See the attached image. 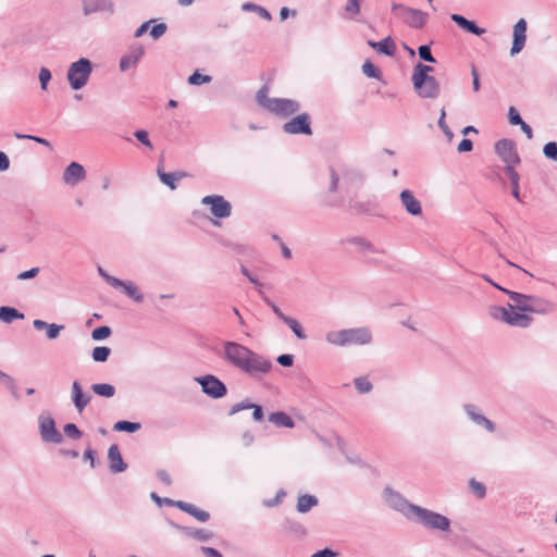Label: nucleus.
Masks as SVG:
<instances>
[{"instance_id": "nucleus-1", "label": "nucleus", "mask_w": 557, "mask_h": 557, "mask_svg": "<svg viewBox=\"0 0 557 557\" xmlns=\"http://www.w3.org/2000/svg\"><path fill=\"white\" fill-rule=\"evenodd\" d=\"M494 287L507 294L512 301L507 307L492 305L487 308V313L494 321L527 329L533 322V318L528 313L547 314L554 309L553 302L543 297L509 290L498 284H494Z\"/></svg>"}, {"instance_id": "nucleus-2", "label": "nucleus", "mask_w": 557, "mask_h": 557, "mask_svg": "<svg viewBox=\"0 0 557 557\" xmlns=\"http://www.w3.org/2000/svg\"><path fill=\"white\" fill-rule=\"evenodd\" d=\"M223 357L230 364L253 377L269 373L273 367L268 358L231 341L223 344Z\"/></svg>"}, {"instance_id": "nucleus-3", "label": "nucleus", "mask_w": 557, "mask_h": 557, "mask_svg": "<svg viewBox=\"0 0 557 557\" xmlns=\"http://www.w3.org/2000/svg\"><path fill=\"white\" fill-rule=\"evenodd\" d=\"M325 342L334 347L364 346L372 342V332L367 326L329 331Z\"/></svg>"}, {"instance_id": "nucleus-4", "label": "nucleus", "mask_w": 557, "mask_h": 557, "mask_svg": "<svg viewBox=\"0 0 557 557\" xmlns=\"http://www.w3.org/2000/svg\"><path fill=\"white\" fill-rule=\"evenodd\" d=\"M268 92L269 88L264 85L256 95L257 103L268 112L287 117L299 111L300 103L298 101L288 98H270Z\"/></svg>"}, {"instance_id": "nucleus-5", "label": "nucleus", "mask_w": 557, "mask_h": 557, "mask_svg": "<svg viewBox=\"0 0 557 557\" xmlns=\"http://www.w3.org/2000/svg\"><path fill=\"white\" fill-rule=\"evenodd\" d=\"M413 519L429 530L446 532L450 529V520L446 516L421 506L416 508Z\"/></svg>"}, {"instance_id": "nucleus-6", "label": "nucleus", "mask_w": 557, "mask_h": 557, "mask_svg": "<svg viewBox=\"0 0 557 557\" xmlns=\"http://www.w3.org/2000/svg\"><path fill=\"white\" fill-rule=\"evenodd\" d=\"M92 72V63L87 58L73 62L67 70V81L72 89L79 90L85 87Z\"/></svg>"}, {"instance_id": "nucleus-7", "label": "nucleus", "mask_w": 557, "mask_h": 557, "mask_svg": "<svg viewBox=\"0 0 557 557\" xmlns=\"http://www.w3.org/2000/svg\"><path fill=\"white\" fill-rule=\"evenodd\" d=\"M392 12L406 25L416 29L422 28L426 24L429 17L428 13L400 3H392Z\"/></svg>"}, {"instance_id": "nucleus-8", "label": "nucleus", "mask_w": 557, "mask_h": 557, "mask_svg": "<svg viewBox=\"0 0 557 557\" xmlns=\"http://www.w3.org/2000/svg\"><path fill=\"white\" fill-rule=\"evenodd\" d=\"M383 498L392 509L400 512L407 519H413L418 505L408 502L399 492L387 486L383 490Z\"/></svg>"}, {"instance_id": "nucleus-9", "label": "nucleus", "mask_w": 557, "mask_h": 557, "mask_svg": "<svg viewBox=\"0 0 557 557\" xmlns=\"http://www.w3.org/2000/svg\"><path fill=\"white\" fill-rule=\"evenodd\" d=\"M195 381L201 386L202 393L213 399H219L227 394L225 384L212 374L196 376Z\"/></svg>"}, {"instance_id": "nucleus-10", "label": "nucleus", "mask_w": 557, "mask_h": 557, "mask_svg": "<svg viewBox=\"0 0 557 557\" xmlns=\"http://www.w3.org/2000/svg\"><path fill=\"white\" fill-rule=\"evenodd\" d=\"M39 434L45 443L60 444L63 441L62 434L55 428V421L51 414L42 412L38 418Z\"/></svg>"}, {"instance_id": "nucleus-11", "label": "nucleus", "mask_w": 557, "mask_h": 557, "mask_svg": "<svg viewBox=\"0 0 557 557\" xmlns=\"http://www.w3.org/2000/svg\"><path fill=\"white\" fill-rule=\"evenodd\" d=\"M201 205L209 206L210 212L218 219L228 218L232 213V205L223 196L208 195L201 199Z\"/></svg>"}, {"instance_id": "nucleus-12", "label": "nucleus", "mask_w": 557, "mask_h": 557, "mask_svg": "<svg viewBox=\"0 0 557 557\" xmlns=\"http://www.w3.org/2000/svg\"><path fill=\"white\" fill-rule=\"evenodd\" d=\"M495 152L506 163L505 166H512L520 163V157L517 152L515 141L503 138L495 144Z\"/></svg>"}, {"instance_id": "nucleus-13", "label": "nucleus", "mask_w": 557, "mask_h": 557, "mask_svg": "<svg viewBox=\"0 0 557 557\" xmlns=\"http://www.w3.org/2000/svg\"><path fill=\"white\" fill-rule=\"evenodd\" d=\"M283 131L290 135H312L310 115L301 113L283 124Z\"/></svg>"}, {"instance_id": "nucleus-14", "label": "nucleus", "mask_w": 557, "mask_h": 557, "mask_svg": "<svg viewBox=\"0 0 557 557\" xmlns=\"http://www.w3.org/2000/svg\"><path fill=\"white\" fill-rule=\"evenodd\" d=\"M413 89L420 98L435 99L440 96L441 85L435 77H428L423 82L412 79Z\"/></svg>"}, {"instance_id": "nucleus-15", "label": "nucleus", "mask_w": 557, "mask_h": 557, "mask_svg": "<svg viewBox=\"0 0 557 557\" xmlns=\"http://www.w3.org/2000/svg\"><path fill=\"white\" fill-rule=\"evenodd\" d=\"M467 417L478 426L484 428L487 432L493 433L496 430L495 423L482 414L478 407L473 404H465L462 406Z\"/></svg>"}, {"instance_id": "nucleus-16", "label": "nucleus", "mask_w": 557, "mask_h": 557, "mask_svg": "<svg viewBox=\"0 0 557 557\" xmlns=\"http://www.w3.org/2000/svg\"><path fill=\"white\" fill-rule=\"evenodd\" d=\"M71 400L77 412L82 413L89 405L91 395L83 391V386L78 381H73L71 386Z\"/></svg>"}, {"instance_id": "nucleus-17", "label": "nucleus", "mask_w": 557, "mask_h": 557, "mask_svg": "<svg viewBox=\"0 0 557 557\" xmlns=\"http://www.w3.org/2000/svg\"><path fill=\"white\" fill-rule=\"evenodd\" d=\"M527 21L524 18H520L513 26V39L512 46L510 49V54L515 55L522 51L525 46L527 40Z\"/></svg>"}, {"instance_id": "nucleus-18", "label": "nucleus", "mask_w": 557, "mask_h": 557, "mask_svg": "<svg viewBox=\"0 0 557 557\" xmlns=\"http://www.w3.org/2000/svg\"><path fill=\"white\" fill-rule=\"evenodd\" d=\"M144 47L140 45H133L128 48L127 52L120 59V70L125 72L134 67L144 54Z\"/></svg>"}, {"instance_id": "nucleus-19", "label": "nucleus", "mask_w": 557, "mask_h": 557, "mask_svg": "<svg viewBox=\"0 0 557 557\" xmlns=\"http://www.w3.org/2000/svg\"><path fill=\"white\" fill-rule=\"evenodd\" d=\"M86 178L84 166L77 162H71L64 170L62 180L66 185L75 186Z\"/></svg>"}, {"instance_id": "nucleus-20", "label": "nucleus", "mask_w": 557, "mask_h": 557, "mask_svg": "<svg viewBox=\"0 0 557 557\" xmlns=\"http://www.w3.org/2000/svg\"><path fill=\"white\" fill-rule=\"evenodd\" d=\"M171 527L181 532L183 535L199 542H208L213 537V533L205 529L184 527L174 522H171Z\"/></svg>"}, {"instance_id": "nucleus-21", "label": "nucleus", "mask_w": 557, "mask_h": 557, "mask_svg": "<svg viewBox=\"0 0 557 557\" xmlns=\"http://www.w3.org/2000/svg\"><path fill=\"white\" fill-rule=\"evenodd\" d=\"M97 12H114V4L111 0H83L84 15H90Z\"/></svg>"}, {"instance_id": "nucleus-22", "label": "nucleus", "mask_w": 557, "mask_h": 557, "mask_svg": "<svg viewBox=\"0 0 557 557\" xmlns=\"http://www.w3.org/2000/svg\"><path fill=\"white\" fill-rule=\"evenodd\" d=\"M400 202L407 213L417 216L422 214L421 202L414 197L413 193L409 189H404L400 195Z\"/></svg>"}, {"instance_id": "nucleus-23", "label": "nucleus", "mask_w": 557, "mask_h": 557, "mask_svg": "<svg viewBox=\"0 0 557 557\" xmlns=\"http://www.w3.org/2000/svg\"><path fill=\"white\" fill-rule=\"evenodd\" d=\"M109 469L112 473H121L127 469V463L124 462L120 453L119 446L112 444L108 449Z\"/></svg>"}, {"instance_id": "nucleus-24", "label": "nucleus", "mask_w": 557, "mask_h": 557, "mask_svg": "<svg viewBox=\"0 0 557 557\" xmlns=\"http://www.w3.org/2000/svg\"><path fill=\"white\" fill-rule=\"evenodd\" d=\"M453 22H455L460 28L466 30L467 33L473 34L475 36H481L485 34V29L479 27L473 21L466 18L465 16L454 13L450 15Z\"/></svg>"}, {"instance_id": "nucleus-25", "label": "nucleus", "mask_w": 557, "mask_h": 557, "mask_svg": "<svg viewBox=\"0 0 557 557\" xmlns=\"http://www.w3.org/2000/svg\"><path fill=\"white\" fill-rule=\"evenodd\" d=\"M246 409H253V412H252V418L253 420L256 421H261L263 419V410H262V407L259 406V405H256V404H252L250 403L249 400H244V401H240V403H237V404H234L230 411H228V414L230 416H234L236 414L237 412L242 411V410H246Z\"/></svg>"}, {"instance_id": "nucleus-26", "label": "nucleus", "mask_w": 557, "mask_h": 557, "mask_svg": "<svg viewBox=\"0 0 557 557\" xmlns=\"http://www.w3.org/2000/svg\"><path fill=\"white\" fill-rule=\"evenodd\" d=\"M176 508L193 516L195 519H197L200 522H207L210 519V513L208 511L199 509L195 505L183 502V500L178 502L176 504Z\"/></svg>"}, {"instance_id": "nucleus-27", "label": "nucleus", "mask_w": 557, "mask_h": 557, "mask_svg": "<svg viewBox=\"0 0 557 557\" xmlns=\"http://www.w3.org/2000/svg\"><path fill=\"white\" fill-rule=\"evenodd\" d=\"M33 325L37 331L46 330V336L48 339H55L64 329V325L47 323L39 319L34 320Z\"/></svg>"}, {"instance_id": "nucleus-28", "label": "nucleus", "mask_w": 557, "mask_h": 557, "mask_svg": "<svg viewBox=\"0 0 557 557\" xmlns=\"http://www.w3.org/2000/svg\"><path fill=\"white\" fill-rule=\"evenodd\" d=\"M113 288H121L123 293L133 299L135 302H143L144 301V295L139 290V288L131 281H122L121 285H115Z\"/></svg>"}, {"instance_id": "nucleus-29", "label": "nucleus", "mask_w": 557, "mask_h": 557, "mask_svg": "<svg viewBox=\"0 0 557 557\" xmlns=\"http://www.w3.org/2000/svg\"><path fill=\"white\" fill-rule=\"evenodd\" d=\"M157 173H158L160 181L172 190L176 189L177 181L187 176V174L185 172L165 173L161 170V166H158Z\"/></svg>"}, {"instance_id": "nucleus-30", "label": "nucleus", "mask_w": 557, "mask_h": 557, "mask_svg": "<svg viewBox=\"0 0 557 557\" xmlns=\"http://www.w3.org/2000/svg\"><path fill=\"white\" fill-rule=\"evenodd\" d=\"M368 45L375 49L379 53L392 57L395 53V44L391 37H386L380 41L369 40Z\"/></svg>"}, {"instance_id": "nucleus-31", "label": "nucleus", "mask_w": 557, "mask_h": 557, "mask_svg": "<svg viewBox=\"0 0 557 557\" xmlns=\"http://www.w3.org/2000/svg\"><path fill=\"white\" fill-rule=\"evenodd\" d=\"M350 244H352L359 252L363 253L364 256L371 255V253H383V250L377 249L372 245L370 242L362 237H352L348 240Z\"/></svg>"}, {"instance_id": "nucleus-32", "label": "nucleus", "mask_w": 557, "mask_h": 557, "mask_svg": "<svg viewBox=\"0 0 557 557\" xmlns=\"http://www.w3.org/2000/svg\"><path fill=\"white\" fill-rule=\"evenodd\" d=\"M318 505V498L313 495H300L297 499V511L300 513L308 512L311 508Z\"/></svg>"}, {"instance_id": "nucleus-33", "label": "nucleus", "mask_w": 557, "mask_h": 557, "mask_svg": "<svg viewBox=\"0 0 557 557\" xmlns=\"http://www.w3.org/2000/svg\"><path fill=\"white\" fill-rule=\"evenodd\" d=\"M504 172L510 180L512 196L517 200H520V191H519L520 175H519V173L512 166H504Z\"/></svg>"}, {"instance_id": "nucleus-34", "label": "nucleus", "mask_w": 557, "mask_h": 557, "mask_svg": "<svg viewBox=\"0 0 557 557\" xmlns=\"http://www.w3.org/2000/svg\"><path fill=\"white\" fill-rule=\"evenodd\" d=\"M269 421H271L272 423H274L277 426L289 428V429L295 426L293 419L287 413H285L283 411H277V412L271 413L269 416Z\"/></svg>"}, {"instance_id": "nucleus-35", "label": "nucleus", "mask_w": 557, "mask_h": 557, "mask_svg": "<svg viewBox=\"0 0 557 557\" xmlns=\"http://www.w3.org/2000/svg\"><path fill=\"white\" fill-rule=\"evenodd\" d=\"M16 319H24V314L13 307H0V320L4 323H12Z\"/></svg>"}, {"instance_id": "nucleus-36", "label": "nucleus", "mask_w": 557, "mask_h": 557, "mask_svg": "<svg viewBox=\"0 0 557 557\" xmlns=\"http://www.w3.org/2000/svg\"><path fill=\"white\" fill-rule=\"evenodd\" d=\"M91 391L101 397L111 398L115 395V387L108 383H95L90 386Z\"/></svg>"}, {"instance_id": "nucleus-37", "label": "nucleus", "mask_w": 557, "mask_h": 557, "mask_svg": "<svg viewBox=\"0 0 557 557\" xmlns=\"http://www.w3.org/2000/svg\"><path fill=\"white\" fill-rule=\"evenodd\" d=\"M433 67L423 63H417L413 66V73L411 76L412 79H419V82H423L428 77H432L429 75L430 72H433Z\"/></svg>"}, {"instance_id": "nucleus-38", "label": "nucleus", "mask_w": 557, "mask_h": 557, "mask_svg": "<svg viewBox=\"0 0 557 557\" xmlns=\"http://www.w3.org/2000/svg\"><path fill=\"white\" fill-rule=\"evenodd\" d=\"M242 10L247 11V12H249V11L256 12L261 18H264L267 21L272 20L271 13L265 8L258 5L256 3H252V2H245L242 5Z\"/></svg>"}, {"instance_id": "nucleus-39", "label": "nucleus", "mask_w": 557, "mask_h": 557, "mask_svg": "<svg viewBox=\"0 0 557 557\" xmlns=\"http://www.w3.org/2000/svg\"><path fill=\"white\" fill-rule=\"evenodd\" d=\"M140 428H141V424H140V423H138V422L125 421V420L117 421V422L113 425V430H114V431H117V432H127V433H134V432L138 431Z\"/></svg>"}, {"instance_id": "nucleus-40", "label": "nucleus", "mask_w": 557, "mask_h": 557, "mask_svg": "<svg viewBox=\"0 0 557 557\" xmlns=\"http://www.w3.org/2000/svg\"><path fill=\"white\" fill-rule=\"evenodd\" d=\"M284 323L293 331L297 338L305 339L307 337L302 326L296 319L288 317L284 319Z\"/></svg>"}, {"instance_id": "nucleus-41", "label": "nucleus", "mask_w": 557, "mask_h": 557, "mask_svg": "<svg viewBox=\"0 0 557 557\" xmlns=\"http://www.w3.org/2000/svg\"><path fill=\"white\" fill-rule=\"evenodd\" d=\"M362 73L370 78H381V71L371 61L367 60L362 64Z\"/></svg>"}, {"instance_id": "nucleus-42", "label": "nucleus", "mask_w": 557, "mask_h": 557, "mask_svg": "<svg viewBox=\"0 0 557 557\" xmlns=\"http://www.w3.org/2000/svg\"><path fill=\"white\" fill-rule=\"evenodd\" d=\"M110 352H111V350L109 347L99 346V347L94 348L91 356H92L94 361L104 362L108 360Z\"/></svg>"}, {"instance_id": "nucleus-43", "label": "nucleus", "mask_w": 557, "mask_h": 557, "mask_svg": "<svg viewBox=\"0 0 557 557\" xmlns=\"http://www.w3.org/2000/svg\"><path fill=\"white\" fill-rule=\"evenodd\" d=\"M285 530L287 532H289V533H293V534H296V535H299V536H302V535L306 534L305 527L300 522H297V521H294V520H287L286 521Z\"/></svg>"}, {"instance_id": "nucleus-44", "label": "nucleus", "mask_w": 557, "mask_h": 557, "mask_svg": "<svg viewBox=\"0 0 557 557\" xmlns=\"http://www.w3.org/2000/svg\"><path fill=\"white\" fill-rule=\"evenodd\" d=\"M0 381L7 386V388L10 389L12 395L17 399L18 393L14 379L8 375L7 373L0 371Z\"/></svg>"}, {"instance_id": "nucleus-45", "label": "nucleus", "mask_w": 557, "mask_h": 557, "mask_svg": "<svg viewBox=\"0 0 557 557\" xmlns=\"http://www.w3.org/2000/svg\"><path fill=\"white\" fill-rule=\"evenodd\" d=\"M354 384H355L356 389L360 394L369 393L372 391V387H373L372 383L367 377H363V376L355 379Z\"/></svg>"}, {"instance_id": "nucleus-46", "label": "nucleus", "mask_w": 557, "mask_h": 557, "mask_svg": "<svg viewBox=\"0 0 557 557\" xmlns=\"http://www.w3.org/2000/svg\"><path fill=\"white\" fill-rule=\"evenodd\" d=\"M212 81V77L209 76V75H202L200 74L198 71L194 72L189 77H188V84L189 85H194V86H198V85H201V84H208Z\"/></svg>"}, {"instance_id": "nucleus-47", "label": "nucleus", "mask_w": 557, "mask_h": 557, "mask_svg": "<svg viewBox=\"0 0 557 557\" xmlns=\"http://www.w3.org/2000/svg\"><path fill=\"white\" fill-rule=\"evenodd\" d=\"M63 431L64 434L72 440H78L83 435V432L74 423H66L63 426Z\"/></svg>"}, {"instance_id": "nucleus-48", "label": "nucleus", "mask_w": 557, "mask_h": 557, "mask_svg": "<svg viewBox=\"0 0 557 557\" xmlns=\"http://www.w3.org/2000/svg\"><path fill=\"white\" fill-rule=\"evenodd\" d=\"M469 486L474 495H476L479 498H483L486 494V487L483 483L478 482L474 479H471L469 481Z\"/></svg>"}, {"instance_id": "nucleus-49", "label": "nucleus", "mask_w": 557, "mask_h": 557, "mask_svg": "<svg viewBox=\"0 0 557 557\" xmlns=\"http://www.w3.org/2000/svg\"><path fill=\"white\" fill-rule=\"evenodd\" d=\"M134 136L145 147H147L150 150L153 149V145H152L151 140L149 139V135H148L147 131H145V129L135 131Z\"/></svg>"}, {"instance_id": "nucleus-50", "label": "nucleus", "mask_w": 557, "mask_h": 557, "mask_svg": "<svg viewBox=\"0 0 557 557\" xmlns=\"http://www.w3.org/2000/svg\"><path fill=\"white\" fill-rule=\"evenodd\" d=\"M111 335V329L109 326H99L91 332V338L94 341H102Z\"/></svg>"}, {"instance_id": "nucleus-51", "label": "nucleus", "mask_w": 557, "mask_h": 557, "mask_svg": "<svg viewBox=\"0 0 557 557\" xmlns=\"http://www.w3.org/2000/svg\"><path fill=\"white\" fill-rule=\"evenodd\" d=\"M345 11L350 18H354L360 12V0H348Z\"/></svg>"}, {"instance_id": "nucleus-52", "label": "nucleus", "mask_w": 557, "mask_h": 557, "mask_svg": "<svg viewBox=\"0 0 557 557\" xmlns=\"http://www.w3.org/2000/svg\"><path fill=\"white\" fill-rule=\"evenodd\" d=\"M418 52H419V57L421 60H423L425 62H431V63L436 62L435 58L432 55L431 48L429 45L420 46L418 48Z\"/></svg>"}, {"instance_id": "nucleus-53", "label": "nucleus", "mask_w": 557, "mask_h": 557, "mask_svg": "<svg viewBox=\"0 0 557 557\" xmlns=\"http://www.w3.org/2000/svg\"><path fill=\"white\" fill-rule=\"evenodd\" d=\"M543 153L547 159L557 161V144L555 141L547 143L543 148Z\"/></svg>"}, {"instance_id": "nucleus-54", "label": "nucleus", "mask_w": 557, "mask_h": 557, "mask_svg": "<svg viewBox=\"0 0 557 557\" xmlns=\"http://www.w3.org/2000/svg\"><path fill=\"white\" fill-rule=\"evenodd\" d=\"M150 498L156 503L158 504L159 506H162V505H166V506H172V507H176V504L180 502V500H173L171 498H168V497H160L157 493L152 492L150 494Z\"/></svg>"}, {"instance_id": "nucleus-55", "label": "nucleus", "mask_w": 557, "mask_h": 557, "mask_svg": "<svg viewBox=\"0 0 557 557\" xmlns=\"http://www.w3.org/2000/svg\"><path fill=\"white\" fill-rule=\"evenodd\" d=\"M99 275L112 287L121 285V280L108 274L101 267H98Z\"/></svg>"}, {"instance_id": "nucleus-56", "label": "nucleus", "mask_w": 557, "mask_h": 557, "mask_svg": "<svg viewBox=\"0 0 557 557\" xmlns=\"http://www.w3.org/2000/svg\"><path fill=\"white\" fill-rule=\"evenodd\" d=\"M508 120L511 125L523 124V120L515 107H510L508 110Z\"/></svg>"}, {"instance_id": "nucleus-57", "label": "nucleus", "mask_w": 557, "mask_h": 557, "mask_svg": "<svg viewBox=\"0 0 557 557\" xmlns=\"http://www.w3.org/2000/svg\"><path fill=\"white\" fill-rule=\"evenodd\" d=\"M51 79V72L47 67H41L39 71V82L42 90L47 89V85Z\"/></svg>"}, {"instance_id": "nucleus-58", "label": "nucleus", "mask_w": 557, "mask_h": 557, "mask_svg": "<svg viewBox=\"0 0 557 557\" xmlns=\"http://www.w3.org/2000/svg\"><path fill=\"white\" fill-rule=\"evenodd\" d=\"M168 26L165 23H159L150 29V35L153 39H158L165 34Z\"/></svg>"}, {"instance_id": "nucleus-59", "label": "nucleus", "mask_w": 557, "mask_h": 557, "mask_svg": "<svg viewBox=\"0 0 557 557\" xmlns=\"http://www.w3.org/2000/svg\"><path fill=\"white\" fill-rule=\"evenodd\" d=\"M276 360L283 367H292L294 363V356L289 354H283L280 355Z\"/></svg>"}, {"instance_id": "nucleus-60", "label": "nucleus", "mask_w": 557, "mask_h": 557, "mask_svg": "<svg viewBox=\"0 0 557 557\" xmlns=\"http://www.w3.org/2000/svg\"><path fill=\"white\" fill-rule=\"evenodd\" d=\"M39 272V268H32L27 271H24L17 275V280L24 281L35 277Z\"/></svg>"}, {"instance_id": "nucleus-61", "label": "nucleus", "mask_w": 557, "mask_h": 557, "mask_svg": "<svg viewBox=\"0 0 557 557\" xmlns=\"http://www.w3.org/2000/svg\"><path fill=\"white\" fill-rule=\"evenodd\" d=\"M284 496H285V492H284L283 490H280V491L277 492L276 496H274V498H273V499L264 500V502H263V505H264L265 507H274V506H276V505H278V504H280L281 498H282V497H284Z\"/></svg>"}, {"instance_id": "nucleus-62", "label": "nucleus", "mask_w": 557, "mask_h": 557, "mask_svg": "<svg viewBox=\"0 0 557 557\" xmlns=\"http://www.w3.org/2000/svg\"><path fill=\"white\" fill-rule=\"evenodd\" d=\"M472 148H473L472 141L470 139H468V138H463L459 143L457 150H458V152L461 153V152H469V151L472 150Z\"/></svg>"}, {"instance_id": "nucleus-63", "label": "nucleus", "mask_w": 557, "mask_h": 557, "mask_svg": "<svg viewBox=\"0 0 557 557\" xmlns=\"http://www.w3.org/2000/svg\"><path fill=\"white\" fill-rule=\"evenodd\" d=\"M200 550L207 556V557H223L222 554L213 548V547H209V546H201L200 547Z\"/></svg>"}, {"instance_id": "nucleus-64", "label": "nucleus", "mask_w": 557, "mask_h": 557, "mask_svg": "<svg viewBox=\"0 0 557 557\" xmlns=\"http://www.w3.org/2000/svg\"><path fill=\"white\" fill-rule=\"evenodd\" d=\"M336 555L337 554L331 548H324L314 553L312 557H335Z\"/></svg>"}]
</instances>
